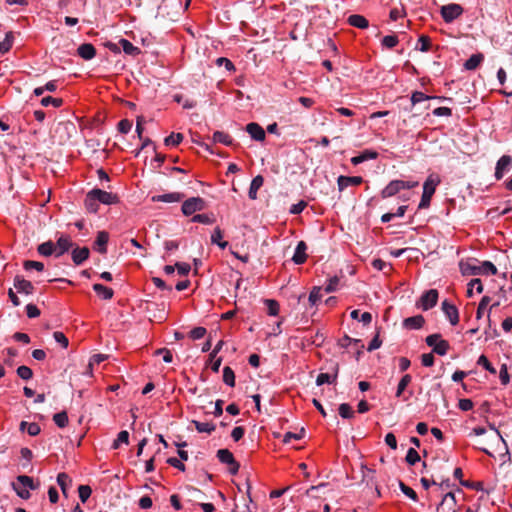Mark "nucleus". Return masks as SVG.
<instances>
[{
    "mask_svg": "<svg viewBox=\"0 0 512 512\" xmlns=\"http://www.w3.org/2000/svg\"><path fill=\"white\" fill-rule=\"evenodd\" d=\"M459 267L464 276L495 275L497 273V268L492 262L479 261L476 258L460 261Z\"/></svg>",
    "mask_w": 512,
    "mask_h": 512,
    "instance_id": "1",
    "label": "nucleus"
},
{
    "mask_svg": "<svg viewBox=\"0 0 512 512\" xmlns=\"http://www.w3.org/2000/svg\"><path fill=\"white\" fill-rule=\"evenodd\" d=\"M440 183L438 176L430 175L423 184V193L418 205L419 209L429 207L431 198L435 193L437 185Z\"/></svg>",
    "mask_w": 512,
    "mask_h": 512,
    "instance_id": "2",
    "label": "nucleus"
},
{
    "mask_svg": "<svg viewBox=\"0 0 512 512\" xmlns=\"http://www.w3.org/2000/svg\"><path fill=\"white\" fill-rule=\"evenodd\" d=\"M12 486L16 494L25 500L30 498V490L36 489L33 479L27 475H19L16 478V483H13Z\"/></svg>",
    "mask_w": 512,
    "mask_h": 512,
    "instance_id": "3",
    "label": "nucleus"
},
{
    "mask_svg": "<svg viewBox=\"0 0 512 512\" xmlns=\"http://www.w3.org/2000/svg\"><path fill=\"white\" fill-rule=\"evenodd\" d=\"M425 342L429 347H432L433 353L440 356L446 355L450 348L449 342L442 339L441 335L437 333L428 335Z\"/></svg>",
    "mask_w": 512,
    "mask_h": 512,
    "instance_id": "4",
    "label": "nucleus"
},
{
    "mask_svg": "<svg viewBox=\"0 0 512 512\" xmlns=\"http://www.w3.org/2000/svg\"><path fill=\"white\" fill-rule=\"evenodd\" d=\"M206 207V201L201 197H191L182 203V213L185 216L193 215L197 211H202Z\"/></svg>",
    "mask_w": 512,
    "mask_h": 512,
    "instance_id": "5",
    "label": "nucleus"
},
{
    "mask_svg": "<svg viewBox=\"0 0 512 512\" xmlns=\"http://www.w3.org/2000/svg\"><path fill=\"white\" fill-rule=\"evenodd\" d=\"M463 8L456 3L447 4L441 7L440 13L446 23H451L463 14Z\"/></svg>",
    "mask_w": 512,
    "mask_h": 512,
    "instance_id": "6",
    "label": "nucleus"
},
{
    "mask_svg": "<svg viewBox=\"0 0 512 512\" xmlns=\"http://www.w3.org/2000/svg\"><path fill=\"white\" fill-rule=\"evenodd\" d=\"M459 506L455 498L454 492H447L437 506V512H458Z\"/></svg>",
    "mask_w": 512,
    "mask_h": 512,
    "instance_id": "7",
    "label": "nucleus"
},
{
    "mask_svg": "<svg viewBox=\"0 0 512 512\" xmlns=\"http://www.w3.org/2000/svg\"><path fill=\"white\" fill-rule=\"evenodd\" d=\"M438 291L436 289H430L426 291L417 303L418 307L422 310L427 311L433 308L437 304Z\"/></svg>",
    "mask_w": 512,
    "mask_h": 512,
    "instance_id": "8",
    "label": "nucleus"
},
{
    "mask_svg": "<svg viewBox=\"0 0 512 512\" xmlns=\"http://www.w3.org/2000/svg\"><path fill=\"white\" fill-rule=\"evenodd\" d=\"M512 168V157L509 155H503L496 163L495 167V178L501 180L503 176L508 173Z\"/></svg>",
    "mask_w": 512,
    "mask_h": 512,
    "instance_id": "9",
    "label": "nucleus"
},
{
    "mask_svg": "<svg viewBox=\"0 0 512 512\" xmlns=\"http://www.w3.org/2000/svg\"><path fill=\"white\" fill-rule=\"evenodd\" d=\"M339 367L337 363H334L330 367V372L320 373L316 378V385L321 386L324 384H334L338 377Z\"/></svg>",
    "mask_w": 512,
    "mask_h": 512,
    "instance_id": "10",
    "label": "nucleus"
},
{
    "mask_svg": "<svg viewBox=\"0 0 512 512\" xmlns=\"http://www.w3.org/2000/svg\"><path fill=\"white\" fill-rule=\"evenodd\" d=\"M94 197L98 200L99 204L112 205L116 204L119 201V198L116 194L111 192H107L98 188H94L91 190Z\"/></svg>",
    "mask_w": 512,
    "mask_h": 512,
    "instance_id": "11",
    "label": "nucleus"
},
{
    "mask_svg": "<svg viewBox=\"0 0 512 512\" xmlns=\"http://www.w3.org/2000/svg\"><path fill=\"white\" fill-rule=\"evenodd\" d=\"M217 457L221 463L230 465V473L236 474L239 470V464L235 461L233 454L228 449H219Z\"/></svg>",
    "mask_w": 512,
    "mask_h": 512,
    "instance_id": "12",
    "label": "nucleus"
},
{
    "mask_svg": "<svg viewBox=\"0 0 512 512\" xmlns=\"http://www.w3.org/2000/svg\"><path fill=\"white\" fill-rule=\"evenodd\" d=\"M442 311L449 320L452 326H455L459 322V312L455 305L449 303L447 300L442 302Z\"/></svg>",
    "mask_w": 512,
    "mask_h": 512,
    "instance_id": "13",
    "label": "nucleus"
},
{
    "mask_svg": "<svg viewBox=\"0 0 512 512\" xmlns=\"http://www.w3.org/2000/svg\"><path fill=\"white\" fill-rule=\"evenodd\" d=\"M403 190V180H392L381 191L382 198H389Z\"/></svg>",
    "mask_w": 512,
    "mask_h": 512,
    "instance_id": "14",
    "label": "nucleus"
},
{
    "mask_svg": "<svg viewBox=\"0 0 512 512\" xmlns=\"http://www.w3.org/2000/svg\"><path fill=\"white\" fill-rule=\"evenodd\" d=\"M55 247V257H61L63 254H65L71 247H72V241L70 237L66 235H61L57 242L54 244Z\"/></svg>",
    "mask_w": 512,
    "mask_h": 512,
    "instance_id": "15",
    "label": "nucleus"
},
{
    "mask_svg": "<svg viewBox=\"0 0 512 512\" xmlns=\"http://www.w3.org/2000/svg\"><path fill=\"white\" fill-rule=\"evenodd\" d=\"M363 182L361 176H339L337 180L338 188L343 191L349 186H357Z\"/></svg>",
    "mask_w": 512,
    "mask_h": 512,
    "instance_id": "16",
    "label": "nucleus"
},
{
    "mask_svg": "<svg viewBox=\"0 0 512 512\" xmlns=\"http://www.w3.org/2000/svg\"><path fill=\"white\" fill-rule=\"evenodd\" d=\"M184 194L180 192H170L161 195H154L151 198L152 202H165V203H175L182 200Z\"/></svg>",
    "mask_w": 512,
    "mask_h": 512,
    "instance_id": "17",
    "label": "nucleus"
},
{
    "mask_svg": "<svg viewBox=\"0 0 512 512\" xmlns=\"http://www.w3.org/2000/svg\"><path fill=\"white\" fill-rule=\"evenodd\" d=\"M246 131L255 141H263L265 139L264 129L255 122L246 125Z\"/></svg>",
    "mask_w": 512,
    "mask_h": 512,
    "instance_id": "18",
    "label": "nucleus"
},
{
    "mask_svg": "<svg viewBox=\"0 0 512 512\" xmlns=\"http://www.w3.org/2000/svg\"><path fill=\"white\" fill-rule=\"evenodd\" d=\"M109 241V234L106 231H99L94 242V249L100 254L107 252V243Z\"/></svg>",
    "mask_w": 512,
    "mask_h": 512,
    "instance_id": "19",
    "label": "nucleus"
},
{
    "mask_svg": "<svg viewBox=\"0 0 512 512\" xmlns=\"http://www.w3.org/2000/svg\"><path fill=\"white\" fill-rule=\"evenodd\" d=\"M306 250H307L306 243L304 241H299L295 248V252L292 257V261L297 265L303 264L307 259Z\"/></svg>",
    "mask_w": 512,
    "mask_h": 512,
    "instance_id": "20",
    "label": "nucleus"
},
{
    "mask_svg": "<svg viewBox=\"0 0 512 512\" xmlns=\"http://www.w3.org/2000/svg\"><path fill=\"white\" fill-rule=\"evenodd\" d=\"M378 157V153L374 150L366 149L362 151L359 155L351 158V163L353 165H359L368 160H374Z\"/></svg>",
    "mask_w": 512,
    "mask_h": 512,
    "instance_id": "21",
    "label": "nucleus"
},
{
    "mask_svg": "<svg viewBox=\"0 0 512 512\" xmlns=\"http://www.w3.org/2000/svg\"><path fill=\"white\" fill-rule=\"evenodd\" d=\"M14 286L19 293H24L27 295L32 294L34 290V287L30 281L25 280L19 276L15 277Z\"/></svg>",
    "mask_w": 512,
    "mask_h": 512,
    "instance_id": "22",
    "label": "nucleus"
},
{
    "mask_svg": "<svg viewBox=\"0 0 512 512\" xmlns=\"http://www.w3.org/2000/svg\"><path fill=\"white\" fill-rule=\"evenodd\" d=\"M78 55L84 60H91L96 55L95 47L90 43L81 44L77 49Z\"/></svg>",
    "mask_w": 512,
    "mask_h": 512,
    "instance_id": "23",
    "label": "nucleus"
},
{
    "mask_svg": "<svg viewBox=\"0 0 512 512\" xmlns=\"http://www.w3.org/2000/svg\"><path fill=\"white\" fill-rule=\"evenodd\" d=\"M347 22L349 25L359 28V29H366L369 27L368 20L359 14H352L348 17Z\"/></svg>",
    "mask_w": 512,
    "mask_h": 512,
    "instance_id": "24",
    "label": "nucleus"
},
{
    "mask_svg": "<svg viewBox=\"0 0 512 512\" xmlns=\"http://www.w3.org/2000/svg\"><path fill=\"white\" fill-rule=\"evenodd\" d=\"M264 183V178L261 175L255 176L250 184L248 196L251 200L257 199V192L262 187Z\"/></svg>",
    "mask_w": 512,
    "mask_h": 512,
    "instance_id": "25",
    "label": "nucleus"
},
{
    "mask_svg": "<svg viewBox=\"0 0 512 512\" xmlns=\"http://www.w3.org/2000/svg\"><path fill=\"white\" fill-rule=\"evenodd\" d=\"M425 323L422 315L408 317L403 321V325L407 329H420Z\"/></svg>",
    "mask_w": 512,
    "mask_h": 512,
    "instance_id": "26",
    "label": "nucleus"
},
{
    "mask_svg": "<svg viewBox=\"0 0 512 512\" xmlns=\"http://www.w3.org/2000/svg\"><path fill=\"white\" fill-rule=\"evenodd\" d=\"M89 257V249L87 247L75 248L72 251V260L76 265L82 264Z\"/></svg>",
    "mask_w": 512,
    "mask_h": 512,
    "instance_id": "27",
    "label": "nucleus"
},
{
    "mask_svg": "<svg viewBox=\"0 0 512 512\" xmlns=\"http://www.w3.org/2000/svg\"><path fill=\"white\" fill-rule=\"evenodd\" d=\"M93 290L99 297H101L104 300H109L114 295V292L111 288L104 286L103 284L100 283H95L93 285Z\"/></svg>",
    "mask_w": 512,
    "mask_h": 512,
    "instance_id": "28",
    "label": "nucleus"
},
{
    "mask_svg": "<svg viewBox=\"0 0 512 512\" xmlns=\"http://www.w3.org/2000/svg\"><path fill=\"white\" fill-rule=\"evenodd\" d=\"M119 44L121 45V49L127 55L135 56L140 53V49L134 46L129 40L121 38L119 40Z\"/></svg>",
    "mask_w": 512,
    "mask_h": 512,
    "instance_id": "29",
    "label": "nucleus"
},
{
    "mask_svg": "<svg viewBox=\"0 0 512 512\" xmlns=\"http://www.w3.org/2000/svg\"><path fill=\"white\" fill-rule=\"evenodd\" d=\"M84 203H85V207H86L88 212H90V213H97L98 212V210H99V202L94 197V195L92 194L91 191H89L87 193Z\"/></svg>",
    "mask_w": 512,
    "mask_h": 512,
    "instance_id": "30",
    "label": "nucleus"
},
{
    "mask_svg": "<svg viewBox=\"0 0 512 512\" xmlns=\"http://www.w3.org/2000/svg\"><path fill=\"white\" fill-rule=\"evenodd\" d=\"M429 99L449 100L446 97L428 96L420 91H415L411 95V102L413 105H416L418 103H421V102L429 100Z\"/></svg>",
    "mask_w": 512,
    "mask_h": 512,
    "instance_id": "31",
    "label": "nucleus"
},
{
    "mask_svg": "<svg viewBox=\"0 0 512 512\" xmlns=\"http://www.w3.org/2000/svg\"><path fill=\"white\" fill-rule=\"evenodd\" d=\"M483 59L484 57L481 53L473 54L465 61L464 67L466 70H475Z\"/></svg>",
    "mask_w": 512,
    "mask_h": 512,
    "instance_id": "32",
    "label": "nucleus"
},
{
    "mask_svg": "<svg viewBox=\"0 0 512 512\" xmlns=\"http://www.w3.org/2000/svg\"><path fill=\"white\" fill-rule=\"evenodd\" d=\"M72 480L68 474L62 472L57 475V484L59 485L62 493L67 496V491L69 486L71 485Z\"/></svg>",
    "mask_w": 512,
    "mask_h": 512,
    "instance_id": "33",
    "label": "nucleus"
},
{
    "mask_svg": "<svg viewBox=\"0 0 512 512\" xmlns=\"http://www.w3.org/2000/svg\"><path fill=\"white\" fill-rule=\"evenodd\" d=\"M223 232L219 227H216L211 235V243L216 244L221 249H225L228 246L227 241H222Z\"/></svg>",
    "mask_w": 512,
    "mask_h": 512,
    "instance_id": "34",
    "label": "nucleus"
},
{
    "mask_svg": "<svg viewBox=\"0 0 512 512\" xmlns=\"http://www.w3.org/2000/svg\"><path fill=\"white\" fill-rule=\"evenodd\" d=\"M412 381V376L410 374H405L399 381L398 385H397V389H396V394L395 396L397 398H400L402 397L404 391L406 390V388L408 387V385L411 383Z\"/></svg>",
    "mask_w": 512,
    "mask_h": 512,
    "instance_id": "35",
    "label": "nucleus"
},
{
    "mask_svg": "<svg viewBox=\"0 0 512 512\" xmlns=\"http://www.w3.org/2000/svg\"><path fill=\"white\" fill-rule=\"evenodd\" d=\"M213 141L216 143L224 144L226 146H230L233 143L232 137L229 134L222 131L214 132Z\"/></svg>",
    "mask_w": 512,
    "mask_h": 512,
    "instance_id": "36",
    "label": "nucleus"
},
{
    "mask_svg": "<svg viewBox=\"0 0 512 512\" xmlns=\"http://www.w3.org/2000/svg\"><path fill=\"white\" fill-rule=\"evenodd\" d=\"M37 251L42 256H46V257L55 255L54 243L52 241L44 242L38 246Z\"/></svg>",
    "mask_w": 512,
    "mask_h": 512,
    "instance_id": "37",
    "label": "nucleus"
},
{
    "mask_svg": "<svg viewBox=\"0 0 512 512\" xmlns=\"http://www.w3.org/2000/svg\"><path fill=\"white\" fill-rule=\"evenodd\" d=\"M14 35L12 32H7L2 41H0V54L8 52L13 44Z\"/></svg>",
    "mask_w": 512,
    "mask_h": 512,
    "instance_id": "38",
    "label": "nucleus"
},
{
    "mask_svg": "<svg viewBox=\"0 0 512 512\" xmlns=\"http://www.w3.org/2000/svg\"><path fill=\"white\" fill-rule=\"evenodd\" d=\"M473 289H476L477 293L483 292V285L479 278H474L468 283L467 296L472 297Z\"/></svg>",
    "mask_w": 512,
    "mask_h": 512,
    "instance_id": "39",
    "label": "nucleus"
},
{
    "mask_svg": "<svg viewBox=\"0 0 512 512\" xmlns=\"http://www.w3.org/2000/svg\"><path fill=\"white\" fill-rule=\"evenodd\" d=\"M223 381L229 387L235 386V374L229 366H225L223 369Z\"/></svg>",
    "mask_w": 512,
    "mask_h": 512,
    "instance_id": "40",
    "label": "nucleus"
},
{
    "mask_svg": "<svg viewBox=\"0 0 512 512\" xmlns=\"http://www.w3.org/2000/svg\"><path fill=\"white\" fill-rule=\"evenodd\" d=\"M195 428L200 433H211L215 430V425L209 422L193 421Z\"/></svg>",
    "mask_w": 512,
    "mask_h": 512,
    "instance_id": "41",
    "label": "nucleus"
},
{
    "mask_svg": "<svg viewBox=\"0 0 512 512\" xmlns=\"http://www.w3.org/2000/svg\"><path fill=\"white\" fill-rule=\"evenodd\" d=\"M53 421L59 428H64L68 424V415L65 411L54 414Z\"/></svg>",
    "mask_w": 512,
    "mask_h": 512,
    "instance_id": "42",
    "label": "nucleus"
},
{
    "mask_svg": "<svg viewBox=\"0 0 512 512\" xmlns=\"http://www.w3.org/2000/svg\"><path fill=\"white\" fill-rule=\"evenodd\" d=\"M338 411H339V415L343 419H350L354 416V411L352 410V407L347 403L340 404Z\"/></svg>",
    "mask_w": 512,
    "mask_h": 512,
    "instance_id": "43",
    "label": "nucleus"
},
{
    "mask_svg": "<svg viewBox=\"0 0 512 512\" xmlns=\"http://www.w3.org/2000/svg\"><path fill=\"white\" fill-rule=\"evenodd\" d=\"M183 140L181 133H172L164 139L166 146H177Z\"/></svg>",
    "mask_w": 512,
    "mask_h": 512,
    "instance_id": "44",
    "label": "nucleus"
},
{
    "mask_svg": "<svg viewBox=\"0 0 512 512\" xmlns=\"http://www.w3.org/2000/svg\"><path fill=\"white\" fill-rule=\"evenodd\" d=\"M191 221L194 223L210 225L214 222V218L208 214H196L192 217Z\"/></svg>",
    "mask_w": 512,
    "mask_h": 512,
    "instance_id": "45",
    "label": "nucleus"
},
{
    "mask_svg": "<svg viewBox=\"0 0 512 512\" xmlns=\"http://www.w3.org/2000/svg\"><path fill=\"white\" fill-rule=\"evenodd\" d=\"M79 498L82 503H85L91 496L92 489L88 485H80L78 487Z\"/></svg>",
    "mask_w": 512,
    "mask_h": 512,
    "instance_id": "46",
    "label": "nucleus"
},
{
    "mask_svg": "<svg viewBox=\"0 0 512 512\" xmlns=\"http://www.w3.org/2000/svg\"><path fill=\"white\" fill-rule=\"evenodd\" d=\"M399 488L401 490V492L406 495L407 497H409L411 500L413 501H417L418 500V496H417V493L409 486L405 485L403 482H399Z\"/></svg>",
    "mask_w": 512,
    "mask_h": 512,
    "instance_id": "47",
    "label": "nucleus"
},
{
    "mask_svg": "<svg viewBox=\"0 0 512 512\" xmlns=\"http://www.w3.org/2000/svg\"><path fill=\"white\" fill-rule=\"evenodd\" d=\"M477 364L479 366H482L485 370L489 371L491 374H496V369L492 366L490 361L485 355H481L478 360Z\"/></svg>",
    "mask_w": 512,
    "mask_h": 512,
    "instance_id": "48",
    "label": "nucleus"
},
{
    "mask_svg": "<svg viewBox=\"0 0 512 512\" xmlns=\"http://www.w3.org/2000/svg\"><path fill=\"white\" fill-rule=\"evenodd\" d=\"M63 104V100L61 98H53L51 96H46L41 99V105L47 107L49 105H53L54 107H60Z\"/></svg>",
    "mask_w": 512,
    "mask_h": 512,
    "instance_id": "49",
    "label": "nucleus"
},
{
    "mask_svg": "<svg viewBox=\"0 0 512 512\" xmlns=\"http://www.w3.org/2000/svg\"><path fill=\"white\" fill-rule=\"evenodd\" d=\"M405 460L409 465H415L420 461L419 453L414 448H409Z\"/></svg>",
    "mask_w": 512,
    "mask_h": 512,
    "instance_id": "50",
    "label": "nucleus"
},
{
    "mask_svg": "<svg viewBox=\"0 0 512 512\" xmlns=\"http://www.w3.org/2000/svg\"><path fill=\"white\" fill-rule=\"evenodd\" d=\"M265 304L267 305L268 315L277 316L279 313V304L276 300L267 299L265 300Z\"/></svg>",
    "mask_w": 512,
    "mask_h": 512,
    "instance_id": "51",
    "label": "nucleus"
},
{
    "mask_svg": "<svg viewBox=\"0 0 512 512\" xmlns=\"http://www.w3.org/2000/svg\"><path fill=\"white\" fill-rule=\"evenodd\" d=\"M17 375L23 380H29L32 378L33 372L28 366L22 365L17 368Z\"/></svg>",
    "mask_w": 512,
    "mask_h": 512,
    "instance_id": "52",
    "label": "nucleus"
},
{
    "mask_svg": "<svg viewBox=\"0 0 512 512\" xmlns=\"http://www.w3.org/2000/svg\"><path fill=\"white\" fill-rule=\"evenodd\" d=\"M206 333H207L206 328L199 326V327L193 328L189 332V337L192 340H199V339H202L206 335Z\"/></svg>",
    "mask_w": 512,
    "mask_h": 512,
    "instance_id": "53",
    "label": "nucleus"
},
{
    "mask_svg": "<svg viewBox=\"0 0 512 512\" xmlns=\"http://www.w3.org/2000/svg\"><path fill=\"white\" fill-rule=\"evenodd\" d=\"M381 42L384 47L391 49L398 44L399 40L396 35H387L383 37Z\"/></svg>",
    "mask_w": 512,
    "mask_h": 512,
    "instance_id": "54",
    "label": "nucleus"
},
{
    "mask_svg": "<svg viewBox=\"0 0 512 512\" xmlns=\"http://www.w3.org/2000/svg\"><path fill=\"white\" fill-rule=\"evenodd\" d=\"M340 282V278L337 276L331 277L328 280V283L326 284L324 290L326 293H332L335 292L338 289V285Z\"/></svg>",
    "mask_w": 512,
    "mask_h": 512,
    "instance_id": "55",
    "label": "nucleus"
},
{
    "mask_svg": "<svg viewBox=\"0 0 512 512\" xmlns=\"http://www.w3.org/2000/svg\"><path fill=\"white\" fill-rule=\"evenodd\" d=\"M490 297L484 296L482 297L481 301L479 302L477 312H476V318L479 320L482 318L484 309L489 305L490 303Z\"/></svg>",
    "mask_w": 512,
    "mask_h": 512,
    "instance_id": "56",
    "label": "nucleus"
},
{
    "mask_svg": "<svg viewBox=\"0 0 512 512\" xmlns=\"http://www.w3.org/2000/svg\"><path fill=\"white\" fill-rule=\"evenodd\" d=\"M418 44H419L418 49L421 52H427V51H429L430 45H431L430 38L428 36L421 35L418 39Z\"/></svg>",
    "mask_w": 512,
    "mask_h": 512,
    "instance_id": "57",
    "label": "nucleus"
},
{
    "mask_svg": "<svg viewBox=\"0 0 512 512\" xmlns=\"http://www.w3.org/2000/svg\"><path fill=\"white\" fill-rule=\"evenodd\" d=\"M24 268L26 270L35 269V270L41 272V271L44 270V264L42 262H39V261L27 260V261L24 262Z\"/></svg>",
    "mask_w": 512,
    "mask_h": 512,
    "instance_id": "58",
    "label": "nucleus"
},
{
    "mask_svg": "<svg viewBox=\"0 0 512 512\" xmlns=\"http://www.w3.org/2000/svg\"><path fill=\"white\" fill-rule=\"evenodd\" d=\"M54 340L59 343L63 348H67L69 341L68 338L60 331H55L53 333Z\"/></svg>",
    "mask_w": 512,
    "mask_h": 512,
    "instance_id": "59",
    "label": "nucleus"
},
{
    "mask_svg": "<svg viewBox=\"0 0 512 512\" xmlns=\"http://www.w3.org/2000/svg\"><path fill=\"white\" fill-rule=\"evenodd\" d=\"M321 288L314 287L309 294V302L311 305H315L321 299Z\"/></svg>",
    "mask_w": 512,
    "mask_h": 512,
    "instance_id": "60",
    "label": "nucleus"
},
{
    "mask_svg": "<svg viewBox=\"0 0 512 512\" xmlns=\"http://www.w3.org/2000/svg\"><path fill=\"white\" fill-rule=\"evenodd\" d=\"M499 378L502 385H507L510 382V376L506 364H503L500 368Z\"/></svg>",
    "mask_w": 512,
    "mask_h": 512,
    "instance_id": "61",
    "label": "nucleus"
},
{
    "mask_svg": "<svg viewBox=\"0 0 512 512\" xmlns=\"http://www.w3.org/2000/svg\"><path fill=\"white\" fill-rule=\"evenodd\" d=\"M132 128V122L128 119H123L118 123V130L122 134H127Z\"/></svg>",
    "mask_w": 512,
    "mask_h": 512,
    "instance_id": "62",
    "label": "nucleus"
},
{
    "mask_svg": "<svg viewBox=\"0 0 512 512\" xmlns=\"http://www.w3.org/2000/svg\"><path fill=\"white\" fill-rule=\"evenodd\" d=\"M108 358L105 354H94L89 360V368H92L94 365H98L105 361Z\"/></svg>",
    "mask_w": 512,
    "mask_h": 512,
    "instance_id": "63",
    "label": "nucleus"
},
{
    "mask_svg": "<svg viewBox=\"0 0 512 512\" xmlns=\"http://www.w3.org/2000/svg\"><path fill=\"white\" fill-rule=\"evenodd\" d=\"M306 202L305 201H299L298 203L296 204H293L291 207H290V210L289 212L291 214H294V215H297V214H300L304 208L306 207Z\"/></svg>",
    "mask_w": 512,
    "mask_h": 512,
    "instance_id": "64",
    "label": "nucleus"
}]
</instances>
